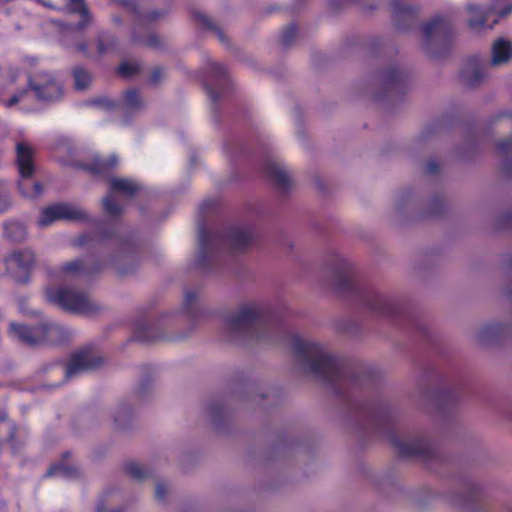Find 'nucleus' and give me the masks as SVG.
I'll list each match as a JSON object with an SVG mask.
<instances>
[{
  "label": "nucleus",
  "mask_w": 512,
  "mask_h": 512,
  "mask_svg": "<svg viewBox=\"0 0 512 512\" xmlns=\"http://www.w3.org/2000/svg\"><path fill=\"white\" fill-rule=\"evenodd\" d=\"M277 320L270 307L261 302L241 305L225 318V329L231 341L247 344L275 340Z\"/></svg>",
  "instance_id": "obj_4"
},
{
  "label": "nucleus",
  "mask_w": 512,
  "mask_h": 512,
  "mask_svg": "<svg viewBox=\"0 0 512 512\" xmlns=\"http://www.w3.org/2000/svg\"><path fill=\"white\" fill-rule=\"evenodd\" d=\"M170 7H171V1L168 0V8L167 9H164V10H158V9L151 10L147 14H145L143 16V18L148 20V21H155V20L163 17L169 11Z\"/></svg>",
  "instance_id": "obj_46"
},
{
  "label": "nucleus",
  "mask_w": 512,
  "mask_h": 512,
  "mask_svg": "<svg viewBox=\"0 0 512 512\" xmlns=\"http://www.w3.org/2000/svg\"><path fill=\"white\" fill-rule=\"evenodd\" d=\"M297 26L294 23L289 24L284 28L281 35V44L283 47H289L297 36Z\"/></svg>",
  "instance_id": "obj_39"
},
{
  "label": "nucleus",
  "mask_w": 512,
  "mask_h": 512,
  "mask_svg": "<svg viewBox=\"0 0 512 512\" xmlns=\"http://www.w3.org/2000/svg\"><path fill=\"white\" fill-rule=\"evenodd\" d=\"M505 327L498 323H491L482 327L478 333L477 338L481 343H487L493 340L495 337L500 336L504 333Z\"/></svg>",
  "instance_id": "obj_32"
},
{
  "label": "nucleus",
  "mask_w": 512,
  "mask_h": 512,
  "mask_svg": "<svg viewBox=\"0 0 512 512\" xmlns=\"http://www.w3.org/2000/svg\"><path fill=\"white\" fill-rule=\"evenodd\" d=\"M102 364V357L92 347H85L74 352L64 370V379L67 380L82 372L98 368Z\"/></svg>",
  "instance_id": "obj_13"
},
{
  "label": "nucleus",
  "mask_w": 512,
  "mask_h": 512,
  "mask_svg": "<svg viewBox=\"0 0 512 512\" xmlns=\"http://www.w3.org/2000/svg\"><path fill=\"white\" fill-rule=\"evenodd\" d=\"M292 349L297 363L303 370L329 386L332 392L345 404L359 428L372 433L388 436L392 446L401 457H417L423 461L437 458L436 447L422 436L400 439L393 432V411L383 400L369 404L355 401L358 390L372 388L377 375L363 367H351L319 344L294 337Z\"/></svg>",
  "instance_id": "obj_1"
},
{
  "label": "nucleus",
  "mask_w": 512,
  "mask_h": 512,
  "mask_svg": "<svg viewBox=\"0 0 512 512\" xmlns=\"http://www.w3.org/2000/svg\"><path fill=\"white\" fill-rule=\"evenodd\" d=\"M255 235L249 228L232 227L225 234H212L205 223L198 227V251L195 265L203 271L214 269L222 260L225 251L240 252L254 243Z\"/></svg>",
  "instance_id": "obj_5"
},
{
  "label": "nucleus",
  "mask_w": 512,
  "mask_h": 512,
  "mask_svg": "<svg viewBox=\"0 0 512 512\" xmlns=\"http://www.w3.org/2000/svg\"><path fill=\"white\" fill-rule=\"evenodd\" d=\"M380 82L383 92L377 95L378 99L388 97L394 93L400 94L405 91L407 73L398 66H390L381 72Z\"/></svg>",
  "instance_id": "obj_16"
},
{
  "label": "nucleus",
  "mask_w": 512,
  "mask_h": 512,
  "mask_svg": "<svg viewBox=\"0 0 512 512\" xmlns=\"http://www.w3.org/2000/svg\"><path fill=\"white\" fill-rule=\"evenodd\" d=\"M9 334L12 338L25 345L33 346L37 343V339L33 335L31 328L23 324L11 323Z\"/></svg>",
  "instance_id": "obj_27"
},
{
  "label": "nucleus",
  "mask_w": 512,
  "mask_h": 512,
  "mask_svg": "<svg viewBox=\"0 0 512 512\" xmlns=\"http://www.w3.org/2000/svg\"><path fill=\"white\" fill-rule=\"evenodd\" d=\"M265 174L279 190L290 189L292 184L290 175L281 164L268 161L265 165Z\"/></svg>",
  "instance_id": "obj_22"
},
{
  "label": "nucleus",
  "mask_w": 512,
  "mask_h": 512,
  "mask_svg": "<svg viewBox=\"0 0 512 512\" xmlns=\"http://www.w3.org/2000/svg\"><path fill=\"white\" fill-rule=\"evenodd\" d=\"M59 220L89 222L98 227H105L103 222L93 219L90 215L80 207L66 202H60L49 205L42 209L37 224L40 227H47Z\"/></svg>",
  "instance_id": "obj_9"
},
{
  "label": "nucleus",
  "mask_w": 512,
  "mask_h": 512,
  "mask_svg": "<svg viewBox=\"0 0 512 512\" xmlns=\"http://www.w3.org/2000/svg\"><path fill=\"white\" fill-rule=\"evenodd\" d=\"M353 2H355V0H330V6L336 10L343 8Z\"/></svg>",
  "instance_id": "obj_53"
},
{
  "label": "nucleus",
  "mask_w": 512,
  "mask_h": 512,
  "mask_svg": "<svg viewBox=\"0 0 512 512\" xmlns=\"http://www.w3.org/2000/svg\"><path fill=\"white\" fill-rule=\"evenodd\" d=\"M134 337L141 342H150L156 339V337L150 335V328L140 323L135 326Z\"/></svg>",
  "instance_id": "obj_42"
},
{
  "label": "nucleus",
  "mask_w": 512,
  "mask_h": 512,
  "mask_svg": "<svg viewBox=\"0 0 512 512\" xmlns=\"http://www.w3.org/2000/svg\"><path fill=\"white\" fill-rule=\"evenodd\" d=\"M43 6L54 9L64 10L67 0H38Z\"/></svg>",
  "instance_id": "obj_47"
},
{
  "label": "nucleus",
  "mask_w": 512,
  "mask_h": 512,
  "mask_svg": "<svg viewBox=\"0 0 512 512\" xmlns=\"http://www.w3.org/2000/svg\"><path fill=\"white\" fill-rule=\"evenodd\" d=\"M442 209H443L442 200L439 198L432 199L430 215H432V216L438 215L439 213H441Z\"/></svg>",
  "instance_id": "obj_49"
},
{
  "label": "nucleus",
  "mask_w": 512,
  "mask_h": 512,
  "mask_svg": "<svg viewBox=\"0 0 512 512\" xmlns=\"http://www.w3.org/2000/svg\"><path fill=\"white\" fill-rule=\"evenodd\" d=\"M199 295V289H187L184 292V309L191 318L200 316V309L198 307Z\"/></svg>",
  "instance_id": "obj_30"
},
{
  "label": "nucleus",
  "mask_w": 512,
  "mask_h": 512,
  "mask_svg": "<svg viewBox=\"0 0 512 512\" xmlns=\"http://www.w3.org/2000/svg\"><path fill=\"white\" fill-rule=\"evenodd\" d=\"M27 84L37 101L52 103L62 98L64 89L55 75L48 71H38L27 75Z\"/></svg>",
  "instance_id": "obj_10"
},
{
  "label": "nucleus",
  "mask_w": 512,
  "mask_h": 512,
  "mask_svg": "<svg viewBox=\"0 0 512 512\" xmlns=\"http://www.w3.org/2000/svg\"><path fill=\"white\" fill-rule=\"evenodd\" d=\"M19 72L20 70L18 68H10L9 71H8V74H9V81L11 83H15L18 76H19Z\"/></svg>",
  "instance_id": "obj_57"
},
{
  "label": "nucleus",
  "mask_w": 512,
  "mask_h": 512,
  "mask_svg": "<svg viewBox=\"0 0 512 512\" xmlns=\"http://www.w3.org/2000/svg\"><path fill=\"white\" fill-rule=\"evenodd\" d=\"M163 77V70L159 67H156L153 69L151 75H150V78H149V81L151 84H157L159 83V81L162 79Z\"/></svg>",
  "instance_id": "obj_51"
},
{
  "label": "nucleus",
  "mask_w": 512,
  "mask_h": 512,
  "mask_svg": "<svg viewBox=\"0 0 512 512\" xmlns=\"http://www.w3.org/2000/svg\"><path fill=\"white\" fill-rule=\"evenodd\" d=\"M500 225L503 228H510V227H512V211L505 213L501 217Z\"/></svg>",
  "instance_id": "obj_54"
},
{
  "label": "nucleus",
  "mask_w": 512,
  "mask_h": 512,
  "mask_svg": "<svg viewBox=\"0 0 512 512\" xmlns=\"http://www.w3.org/2000/svg\"><path fill=\"white\" fill-rule=\"evenodd\" d=\"M3 238L13 244L23 243L28 236L26 226L15 220L3 223Z\"/></svg>",
  "instance_id": "obj_23"
},
{
  "label": "nucleus",
  "mask_w": 512,
  "mask_h": 512,
  "mask_svg": "<svg viewBox=\"0 0 512 512\" xmlns=\"http://www.w3.org/2000/svg\"><path fill=\"white\" fill-rule=\"evenodd\" d=\"M487 65L478 58L470 59L460 73L461 82L470 88L477 87L486 78Z\"/></svg>",
  "instance_id": "obj_19"
},
{
  "label": "nucleus",
  "mask_w": 512,
  "mask_h": 512,
  "mask_svg": "<svg viewBox=\"0 0 512 512\" xmlns=\"http://www.w3.org/2000/svg\"><path fill=\"white\" fill-rule=\"evenodd\" d=\"M417 328H418V330H420L421 332L426 333L425 327H423V326H420V325H419Z\"/></svg>",
  "instance_id": "obj_63"
},
{
  "label": "nucleus",
  "mask_w": 512,
  "mask_h": 512,
  "mask_svg": "<svg viewBox=\"0 0 512 512\" xmlns=\"http://www.w3.org/2000/svg\"><path fill=\"white\" fill-rule=\"evenodd\" d=\"M13 443L15 445V448L11 444H9V445L11 446V448L13 449L14 452L19 451L21 449V447L23 446V442L17 440L16 435L14 436Z\"/></svg>",
  "instance_id": "obj_59"
},
{
  "label": "nucleus",
  "mask_w": 512,
  "mask_h": 512,
  "mask_svg": "<svg viewBox=\"0 0 512 512\" xmlns=\"http://www.w3.org/2000/svg\"><path fill=\"white\" fill-rule=\"evenodd\" d=\"M507 297L509 298L510 301H512V289L507 291Z\"/></svg>",
  "instance_id": "obj_62"
},
{
  "label": "nucleus",
  "mask_w": 512,
  "mask_h": 512,
  "mask_svg": "<svg viewBox=\"0 0 512 512\" xmlns=\"http://www.w3.org/2000/svg\"><path fill=\"white\" fill-rule=\"evenodd\" d=\"M16 164L20 176L18 181L20 193L27 198L40 196L43 192V186L40 182L33 180L35 163L32 147L22 142L16 145Z\"/></svg>",
  "instance_id": "obj_8"
},
{
  "label": "nucleus",
  "mask_w": 512,
  "mask_h": 512,
  "mask_svg": "<svg viewBox=\"0 0 512 512\" xmlns=\"http://www.w3.org/2000/svg\"><path fill=\"white\" fill-rule=\"evenodd\" d=\"M326 265L331 273V284L345 296L353 297L363 312L374 317L396 320L401 307L392 299L380 294L374 288L356 281L351 262L336 252L328 255Z\"/></svg>",
  "instance_id": "obj_2"
},
{
  "label": "nucleus",
  "mask_w": 512,
  "mask_h": 512,
  "mask_svg": "<svg viewBox=\"0 0 512 512\" xmlns=\"http://www.w3.org/2000/svg\"><path fill=\"white\" fill-rule=\"evenodd\" d=\"M500 0H497L492 7V10L499 16L505 17L512 12V0H508L507 4L503 7L499 5Z\"/></svg>",
  "instance_id": "obj_43"
},
{
  "label": "nucleus",
  "mask_w": 512,
  "mask_h": 512,
  "mask_svg": "<svg viewBox=\"0 0 512 512\" xmlns=\"http://www.w3.org/2000/svg\"><path fill=\"white\" fill-rule=\"evenodd\" d=\"M3 431L7 432V442L15 448L13 439H14L15 433L17 432L16 425L12 421L9 420L6 412L1 411L0 412V434Z\"/></svg>",
  "instance_id": "obj_35"
},
{
  "label": "nucleus",
  "mask_w": 512,
  "mask_h": 512,
  "mask_svg": "<svg viewBox=\"0 0 512 512\" xmlns=\"http://www.w3.org/2000/svg\"><path fill=\"white\" fill-rule=\"evenodd\" d=\"M149 389V380H144L137 388V395L143 397Z\"/></svg>",
  "instance_id": "obj_56"
},
{
  "label": "nucleus",
  "mask_w": 512,
  "mask_h": 512,
  "mask_svg": "<svg viewBox=\"0 0 512 512\" xmlns=\"http://www.w3.org/2000/svg\"><path fill=\"white\" fill-rule=\"evenodd\" d=\"M132 417L131 408L126 405H120L116 414L114 415V423L117 428L125 429L128 426V422Z\"/></svg>",
  "instance_id": "obj_36"
},
{
  "label": "nucleus",
  "mask_w": 512,
  "mask_h": 512,
  "mask_svg": "<svg viewBox=\"0 0 512 512\" xmlns=\"http://www.w3.org/2000/svg\"><path fill=\"white\" fill-rule=\"evenodd\" d=\"M47 330L49 332H59L60 331V327H58L57 325H48L47 326Z\"/></svg>",
  "instance_id": "obj_61"
},
{
  "label": "nucleus",
  "mask_w": 512,
  "mask_h": 512,
  "mask_svg": "<svg viewBox=\"0 0 512 512\" xmlns=\"http://www.w3.org/2000/svg\"><path fill=\"white\" fill-rule=\"evenodd\" d=\"M439 170V165L435 160H429L426 164V172L428 174H435Z\"/></svg>",
  "instance_id": "obj_55"
},
{
  "label": "nucleus",
  "mask_w": 512,
  "mask_h": 512,
  "mask_svg": "<svg viewBox=\"0 0 512 512\" xmlns=\"http://www.w3.org/2000/svg\"><path fill=\"white\" fill-rule=\"evenodd\" d=\"M392 8V18L398 30L408 31L414 27L418 17L417 8L404 5L398 1L392 3Z\"/></svg>",
  "instance_id": "obj_20"
},
{
  "label": "nucleus",
  "mask_w": 512,
  "mask_h": 512,
  "mask_svg": "<svg viewBox=\"0 0 512 512\" xmlns=\"http://www.w3.org/2000/svg\"><path fill=\"white\" fill-rule=\"evenodd\" d=\"M420 397L430 402L440 412L445 414L460 401V393L455 388L434 392L428 388L419 387Z\"/></svg>",
  "instance_id": "obj_17"
},
{
  "label": "nucleus",
  "mask_w": 512,
  "mask_h": 512,
  "mask_svg": "<svg viewBox=\"0 0 512 512\" xmlns=\"http://www.w3.org/2000/svg\"><path fill=\"white\" fill-rule=\"evenodd\" d=\"M192 15L197 23L201 24L205 29L214 32L220 42H222L223 44L228 43V39L224 32L204 12L193 11Z\"/></svg>",
  "instance_id": "obj_29"
},
{
  "label": "nucleus",
  "mask_w": 512,
  "mask_h": 512,
  "mask_svg": "<svg viewBox=\"0 0 512 512\" xmlns=\"http://www.w3.org/2000/svg\"><path fill=\"white\" fill-rule=\"evenodd\" d=\"M447 501L467 512H486L479 487L471 482L465 484L461 493H449Z\"/></svg>",
  "instance_id": "obj_14"
},
{
  "label": "nucleus",
  "mask_w": 512,
  "mask_h": 512,
  "mask_svg": "<svg viewBox=\"0 0 512 512\" xmlns=\"http://www.w3.org/2000/svg\"><path fill=\"white\" fill-rule=\"evenodd\" d=\"M467 11L470 14L468 24L471 29L479 31L485 27L486 13L478 5L468 4Z\"/></svg>",
  "instance_id": "obj_31"
},
{
  "label": "nucleus",
  "mask_w": 512,
  "mask_h": 512,
  "mask_svg": "<svg viewBox=\"0 0 512 512\" xmlns=\"http://www.w3.org/2000/svg\"><path fill=\"white\" fill-rule=\"evenodd\" d=\"M4 264L17 283L26 284L35 265V253L30 248L16 249L4 258Z\"/></svg>",
  "instance_id": "obj_12"
},
{
  "label": "nucleus",
  "mask_w": 512,
  "mask_h": 512,
  "mask_svg": "<svg viewBox=\"0 0 512 512\" xmlns=\"http://www.w3.org/2000/svg\"><path fill=\"white\" fill-rule=\"evenodd\" d=\"M91 104L101 107V108H104V109H107V110H113L117 107L116 102H114L111 99L104 98V97L96 98V99L92 100Z\"/></svg>",
  "instance_id": "obj_44"
},
{
  "label": "nucleus",
  "mask_w": 512,
  "mask_h": 512,
  "mask_svg": "<svg viewBox=\"0 0 512 512\" xmlns=\"http://www.w3.org/2000/svg\"><path fill=\"white\" fill-rule=\"evenodd\" d=\"M126 473L134 480H144L150 476V471L136 463H129L125 467Z\"/></svg>",
  "instance_id": "obj_37"
},
{
  "label": "nucleus",
  "mask_w": 512,
  "mask_h": 512,
  "mask_svg": "<svg viewBox=\"0 0 512 512\" xmlns=\"http://www.w3.org/2000/svg\"><path fill=\"white\" fill-rule=\"evenodd\" d=\"M168 494V487L164 482H157L155 488V497L158 501L164 502Z\"/></svg>",
  "instance_id": "obj_48"
},
{
  "label": "nucleus",
  "mask_w": 512,
  "mask_h": 512,
  "mask_svg": "<svg viewBox=\"0 0 512 512\" xmlns=\"http://www.w3.org/2000/svg\"><path fill=\"white\" fill-rule=\"evenodd\" d=\"M214 204H215L214 201H204L201 204V210L208 211L209 209H211L214 206Z\"/></svg>",
  "instance_id": "obj_60"
},
{
  "label": "nucleus",
  "mask_w": 512,
  "mask_h": 512,
  "mask_svg": "<svg viewBox=\"0 0 512 512\" xmlns=\"http://www.w3.org/2000/svg\"><path fill=\"white\" fill-rule=\"evenodd\" d=\"M70 456L69 452L63 454L62 460L51 466L47 472L46 477H51L55 475H62L65 478H75L79 475V471L75 466H70L64 463V460Z\"/></svg>",
  "instance_id": "obj_28"
},
{
  "label": "nucleus",
  "mask_w": 512,
  "mask_h": 512,
  "mask_svg": "<svg viewBox=\"0 0 512 512\" xmlns=\"http://www.w3.org/2000/svg\"><path fill=\"white\" fill-rule=\"evenodd\" d=\"M140 190V184L132 179L110 178L109 193L101 201L104 213L111 218H117L123 213L124 208L114 199V193L121 194L127 198H133Z\"/></svg>",
  "instance_id": "obj_11"
},
{
  "label": "nucleus",
  "mask_w": 512,
  "mask_h": 512,
  "mask_svg": "<svg viewBox=\"0 0 512 512\" xmlns=\"http://www.w3.org/2000/svg\"><path fill=\"white\" fill-rule=\"evenodd\" d=\"M207 411L215 424H219L226 414L225 406L219 402H211L207 407Z\"/></svg>",
  "instance_id": "obj_38"
},
{
  "label": "nucleus",
  "mask_w": 512,
  "mask_h": 512,
  "mask_svg": "<svg viewBox=\"0 0 512 512\" xmlns=\"http://www.w3.org/2000/svg\"><path fill=\"white\" fill-rule=\"evenodd\" d=\"M118 165V157L111 154L107 158L94 157L89 162H80L77 167L98 177L109 176Z\"/></svg>",
  "instance_id": "obj_18"
},
{
  "label": "nucleus",
  "mask_w": 512,
  "mask_h": 512,
  "mask_svg": "<svg viewBox=\"0 0 512 512\" xmlns=\"http://www.w3.org/2000/svg\"><path fill=\"white\" fill-rule=\"evenodd\" d=\"M512 59V44L503 38L497 39L492 46L490 65L499 66Z\"/></svg>",
  "instance_id": "obj_24"
},
{
  "label": "nucleus",
  "mask_w": 512,
  "mask_h": 512,
  "mask_svg": "<svg viewBox=\"0 0 512 512\" xmlns=\"http://www.w3.org/2000/svg\"><path fill=\"white\" fill-rule=\"evenodd\" d=\"M10 206V197L5 188L3 187L2 183H0V213L7 211Z\"/></svg>",
  "instance_id": "obj_45"
},
{
  "label": "nucleus",
  "mask_w": 512,
  "mask_h": 512,
  "mask_svg": "<svg viewBox=\"0 0 512 512\" xmlns=\"http://www.w3.org/2000/svg\"><path fill=\"white\" fill-rule=\"evenodd\" d=\"M74 87L76 90H85L89 87L92 77L91 74L82 66H76L72 69Z\"/></svg>",
  "instance_id": "obj_33"
},
{
  "label": "nucleus",
  "mask_w": 512,
  "mask_h": 512,
  "mask_svg": "<svg viewBox=\"0 0 512 512\" xmlns=\"http://www.w3.org/2000/svg\"><path fill=\"white\" fill-rule=\"evenodd\" d=\"M145 45L153 48H157L161 45V41L156 34H149L145 40Z\"/></svg>",
  "instance_id": "obj_52"
},
{
  "label": "nucleus",
  "mask_w": 512,
  "mask_h": 512,
  "mask_svg": "<svg viewBox=\"0 0 512 512\" xmlns=\"http://www.w3.org/2000/svg\"><path fill=\"white\" fill-rule=\"evenodd\" d=\"M97 57L100 58L106 53L112 52L117 46L116 37L108 31H99L95 37Z\"/></svg>",
  "instance_id": "obj_26"
},
{
  "label": "nucleus",
  "mask_w": 512,
  "mask_h": 512,
  "mask_svg": "<svg viewBox=\"0 0 512 512\" xmlns=\"http://www.w3.org/2000/svg\"><path fill=\"white\" fill-rule=\"evenodd\" d=\"M64 10L80 15L81 20L76 25L77 30H83L89 25L91 15L84 0H67Z\"/></svg>",
  "instance_id": "obj_25"
},
{
  "label": "nucleus",
  "mask_w": 512,
  "mask_h": 512,
  "mask_svg": "<svg viewBox=\"0 0 512 512\" xmlns=\"http://www.w3.org/2000/svg\"><path fill=\"white\" fill-rule=\"evenodd\" d=\"M229 84L227 69L220 63H210V74L204 82V87L213 105H217L220 94L226 91Z\"/></svg>",
  "instance_id": "obj_15"
},
{
  "label": "nucleus",
  "mask_w": 512,
  "mask_h": 512,
  "mask_svg": "<svg viewBox=\"0 0 512 512\" xmlns=\"http://www.w3.org/2000/svg\"><path fill=\"white\" fill-rule=\"evenodd\" d=\"M140 72V66L137 63L123 62L118 67V73L122 77H132Z\"/></svg>",
  "instance_id": "obj_40"
},
{
  "label": "nucleus",
  "mask_w": 512,
  "mask_h": 512,
  "mask_svg": "<svg viewBox=\"0 0 512 512\" xmlns=\"http://www.w3.org/2000/svg\"><path fill=\"white\" fill-rule=\"evenodd\" d=\"M75 50L88 58H93V54L89 51L88 44L86 42H77L75 44Z\"/></svg>",
  "instance_id": "obj_50"
},
{
  "label": "nucleus",
  "mask_w": 512,
  "mask_h": 512,
  "mask_svg": "<svg viewBox=\"0 0 512 512\" xmlns=\"http://www.w3.org/2000/svg\"><path fill=\"white\" fill-rule=\"evenodd\" d=\"M109 240L112 241V253L101 257L92 267H85L81 260H73L66 263L62 267V271L66 273L96 274L111 268L120 276L133 273L140 262V245L133 237L119 235L112 228L98 227L91 234L81 235L78 238V244L84 246L91 241L102 243Z\"/></svg>",
  "instance_id": "obj_3"
},
{
  "label": "nucleus",
  "mask_w": 512,
  "mask_h": 512,
  "mask_svg": "<svg viewBox=\"0 0 512 512\" xmlns=\"http://www.w3.org/2000/svg\"><path fill=\"white\" fill-rule=\"evenodd\" d=\"M506 117L509 118L508 122L512 125L511 113H501L495 116L493 123L503 121ZM496 151L499 154L506 156L502 164V171L507 177H512V159L507 158V156L512 152V136L497 142Z\"/></svg>",
  "instance_id": "obj_21"
},
{
  "label": "nucleus",
  "mask_w": 512,
  "mask_h": 512,
  "mask_svg": "<svg viewBox=\"0 0 512 512\" xmlns=\"http://www.w3.org/2000/svg\"><path fill=\"white\" fill-rule=\"evenodd\" d=\"M454 29L451 19L446 15H436L422 26V46L425 52L434 59L448 55Z\"/></svg>",
  "instance_id": "obj_6"
},
{
  "label": "nucleus",
  "mask_w": 512,
  "mask_h": 512,
  "mask_svg": "<svg viewBox=\"0 0 512 512\" xmlns=\"http://www.w3.org/2000/svg\"><path fill=\"white\" fill-rule=\"evenodd\" d=\"M45 295L47 301L72 313L91 317L102 311V307L88 294L71 287L48 288Z\"/></svg>",
  "instance_id": "obj_7"
},
{
  "label": "nucleus",
  "mask_w": 512,
  "mask_h": 512,
  "mask_svg": "<svg viewBox=\"0 0 512 512\" xmlns=\"http://www.w3.org/2000/svg\"><path fill=\"white\" fill-rule=\"evenodd\" d=\"M96 512H124L122 509H114V510H107L104 502L100 501L99 505L96 508Z\"/></svg>",
  "instance_id": "obj_58"
},
{
  "label": "nucleus",
  "mask_w": 512,
  "mask_h": 512,
  "mask_svg": "<svg viewBox=\"0 0 512 512\" xmlns=\"http://www.w3.org/2000/svg\"><path fill=\"white\" fill-rule=\"evenodd\" d=\"M31 92V89L27 85L25 88L18 89L5 103L6 107H12L20 103L21 101H24L29 93Z\"/></svg>",
  "instance_id": "obj_41"
},
{
  "label": "nucleus",
  "mask_w": 512,
  "mask_h": 512,
  "mask_svg": "<svg viewBox=\"0 0 512 512\" xmlns=\"http://www.w3.org/2000/svg\"><path fill=\"white\" fill-rule=\"evenodd\" d=\"M124 103L131 112H137L143 109L144 104L137 89H129L124 93Z\"/></svg>",
  "instance_id": "obj_34"
}]
</instances>
